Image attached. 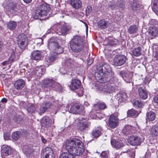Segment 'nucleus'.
<instances>
[{
	"instance_id": "obj_1",
	"label": "nucleus",
	"mask_w": 158,
	"mask_h": 158,
	"mask_svg": "<svg viewBox=\"0 0 158 158\" xmlns=\"http://www.w3.org/2000/svg\"><path fill=\"white\" fill-rule=\"evenodd\" d=\"M65 148L66 150L72 153L74 156L81 155L84 151L83 143L76 138L66 140L65 142Z\"/></svg>"
},
{
	"instance_id": "obj_2",
	"label": "nucleus",
	"mask_w": 158,
	"mask_h": 158,
	"mask_svg": "<svg viewBox=\"0 0 158 158\" xmlns=\"http://www.w3.org/2000/svg\"><path fill=\"white\" fill-rule=\"evenodd\" d=\"M50 8L49 5L44 2L40 5L35 11L34 18L36 19H42L41 17L46 16L48 14Z\"/></svg>"
},
{
	"instance_id": "obj_3",
	"label": "nucleus",
	"mask_w": 158,
	"mask_h": 158,
	"mask_svg": "<svg viewBox=\"0 0 158 158\" xmlns=\"http://www.w3.org/2000/svg\"><path fill=\"white\" fill-rule=\"evenodd\" d=\"M44 90L48 91L51 89L60 91L62 90V87L59 83L54 81L52 79H45L42 82Z\"/></svg>"
},
{
	"instance_id": "obj_4",
	"label": "nucleus",
	"mask_w": 158,
	"mask_h": 158,
	"mask_svg": "<svg viewBox=\"0 0 158 158\" xmlns=\"http://www.w3.org/2000/svg\"><path fill=\"white\" fill-rule=\"evenodd\" d=\"M70 47L72 50L74 52H81L83 47L82 39L79 36H75L71 42Z\"/></svg>"
},
{
	"instance_id": "obj_5",
	"label": "nucleus",
	"mask_w": 158,
	"mask_h": 158,
	"mask_svg": "<svg viewBox=\"0 0 158 158\" xmlns=\"http://www.w3.org/2000/svg\"><path fill=\"white\" fill-rule=\"evenodd\" d=\"M48 47L50 50L57 54L63 52V48L58 45L56 38L52 37L48 40Z\"/></svg>"
},
{
	"instance_id": "obj_6",
	"label": "nucleus",
	"mask_w": 158,
	"mask_h": 158,
	"mask_svg": "<svg viewBox=\"0 0 158 158\" xmlns=\"http://www.w3.org/2000/svg\"><path fill=\"white\" fill-rule=\"evenodd\" d=\"M45 70L42 67H36L35 69H29L27 73L28 77H31L34 76L40 77L45 72Z\"/></svg>"
},
{
	"instance_id": "obj_7",
	"label": "nucleus",
	"mask_w": 158,
	"mask_h": 158,
	"mask_svg": "<svg viewBox=\"0 0 158 158\" xmlns=\"http://www.w3.org/2000/svg\"><path fill=\"white\" fill-rule=\"evenodd\" d=\"M110 83V82H106V83H103L100 86L99 89L104 93H110L114 91L116 88L114 86V83Z\"/></svg>"
},
{
	"instance_id": "obj_8",
	"label": "nucleus",
	"mask_w": 158,
	"mask_h": 158,
	"mask_svg": "<svg viewBox=\"0 0 158 158\" xmlns=\"http://www.w3.org/2000/svg\"><path fill=\"white\" fill-rule=\"evenodd\" d=\"M27 38L26 35L22 33L18 36V44L19 48L24 49L27 45Z\"/></svg>"
},
{
	"instance_id": "obj_9",
	"label": "nucleus",
	"mask_w": 158,
	"mask_h": 158,
	"mask_svg": "<svg viewBox=\"0 0 158 158\" xmlns=\"http://www.w3.org/2000/svg\"><path fill=\"white\" fill-rule=\"evenodd\" d=\"M126 60V57L123 55L116 56L113 61L114 64L116 66H121L125 63Z\"/></svg>"
},
{
	"instance_id": "obj_10",
	"label": "nucleus",
	"mask_w": 158,
	"mask_h": 158,
	"mask_svg": "<svg viewBox=\"0 0 158 158\" xmlns=\"http://www.w3.org/2000/svg\"><path fill=\"white\" fill-rule=\"evenodd\" d=\"M143 139L141 138L136 136H131L128 139V142L134 146L140 145Z\"/></svg>"
},
{
	"instance_id": "obj_11",
	"label": "nucleus",
	"mask_w": 158,
	"mask_h": 158,
	"mask_svg": "<svg viewBox=\"0 0 158 158\" xmlns=\"http://www.w3.org/2000/svg\"><path fill=\"white\" fill-rule=\"evenodd\" d=\"M118 123V118L116 116L112 115L110 116L108 121L109 127L114 128L117 126Z\"/></svg>"
},
{
	"instance_id": "obj_12",
	"label": "nucleus",
	"mask_w": 158,
	"mask_h": 158,
	"mask_svg": "<svg viewBox=\"0 0 158 158\" xmlns=\"http://www.w3.org/2000/svg\"><path fill=\"white\" fill-rule=\"evenodd\" d=\"M79 122L80 123L79 129L82 131L87 129L90 123L87 119L84 118L80 119L79 120Z\"/></svg>"
},
{
	"instance_id": "obj_13",
	"label": "nucleus",
	"mask_w": 158,
	"mask_h": 158,
	"mask_svg": "<svg viewBox=\"0 0 158 158\" xmlns=\"http://www.w3.org/2000/svg\"><path fill=\"white\" fill-rule=\"evenodd\" d=\"M69 112L72 113L74 114H83L84 109L83 107H80L77 104H74L70 109Z\"/></svg>"
},
{
	"instance_id": "obj_14",
	"label": "nucleus",
	"mask_w": 158,
	"mask_h": 158,
	"mask_svg": "<svg viewBox=\"0 0 158 158\" xmlns=\"http://www.w3.org/2000/svg\"><path fill=\"white\" fill-rule=\"evenodd\" d=\"M119 74L127 83H130L132 82V74L131 73L121 71Z\"/></svg>"
},
{
	"instance_id": "obj_15",
	"label": "nucleus",
	"mask_w": 158,
	"mask_h": 158,
	"mask_svg": "<svg viewBox=\"0 0 158 158\" xmlns=\"http://www.w3.org/2000/svg\"><path fill=\"white\" fill-rule=\"evenodd\" d=\"M54 119H51L48 116L44 117L41 121V125L44 127H48L54 123Z\"/></svg>"
},
{
	"instance_id": "obj_16",
	"label": "nucleus",
	"mask_w": 158,
	"mask_h": 158,
	"mask_svg": "<svg viewBox=\"0 0 158 158\" xmlns=\"http://www.w3.org/2000/svg\"><path fill=\"white\" fill-rule=\"evenodd\" d=\"M19 59V55L16 54L15 52H13L11 54L8 61H5L2 62V64L5 65L9 64Z\"/></svg>"
},
{
	"instance_id": "obj_17",
	"label": "nucleus",
	"mask_w": 158,
	"mask_h": 158,
	"mask_svg": "<svg viewBox=\"0 0 158 158\" xmlns=\"http://www.w3.org/2000/svg\"><path fill=\"white\" fill-rule=\"evenodd\" d=\"M135 128L131 126L127 125L124 127L123 130V133L125 135H128L135 132Z\"/></svg>"
},
{
	"instance_id": "obj_18",
	"label": "nucleus",
	"mask_w": 158,
	"mask_h": 158,
	"mask_svg": "<svg viewBox=\"0 0 158 158\" xmlns=\"http://www.w3.org/2000/svg\"><path fill=\"white\" fill-rule=\"evenodd\" d=\"M111 144L113 148L118 149L124 146V145L120 140L112 139L111 140Z\"/></svg>"
},
{
	"instance_id": "obj_19",
	"label": "nucleus",
	"mask_w": 158,
	"mask_h": 158,
	"mask_svg": "<svg viewBox=\"0 0 158 158\" xmlns=\"http://www.w3.org/2000/svg\"><path fill=\"white\" fill-rule=\"evenodd\" d=\"M104 73L102 71L98 70V69L97 72L95 73V77L97 81L101 83H103V76Z\"/></svg>"
},
{
	"instance_id": "obj_20",
	"label": "nucleus",
	"mask_w": 158,
	"mask_h": 158,
	"mask_svg": "<svg viewBox=\"0 0 158 158\" xmlns=\"http://www.w3.org/2000/svg\"><path fill=\"white\" fill-rule=\"evenodd\" d=\"M70 3L73 7L76 9H79L82 6V2L81 0H70Z\"/></svg>"
},
{
	"instance_id": "obj_21",
	"label": "nucleus",
	"mask_w": 158,
	"mask_h": 158,
	"mask_svg": "<svg viewBox=\"0 0 158 158\" xmlns=\"http://www.w3.org/2000/svg\"><path fill=\"white\" fill-rule=\"evenodd\" d=\"M81 85L80 81L77 79L72 80L70 85V88L72 90H75L78 89Z\"/></svg>"
},
{
	"instance_id": "obj_22",
	"label": "nucleus",
	"mask_w": 158,
	"mask_h": 158,
	"mask_svg": "<svg viewBox=\"0 0 158 158\" xmlns=\"http://www.w3.org/2000/svg\"><path fill=\"white\" fill-rule=\"evenodd\" d=\"M25 85V82L22 79H19L15 81L14 84L15 88L17 89H22Z\"/></svg>"
},
{
	"instance_id": "obj_23",
	"label": "nucleus",
	"mask_w": 158,
	"mask_h": 158,
	"mask_svg": "<svg viewBox=\"0 0 158 158\" xmlns=\"http://www.w3.org/2000/svg\"><path fill=\"white\" fill-rule=\"evenodd\" d=\"M51 105V104L49 102H46L45 104H42L40 108L39 111L40 113H44L48 108L50 107Z\"/></svg>"
},
{
	"instance_id": "obj_24",
	"label": "nucleus",
	"mask_w": 158,
	"mask_h": 158,
	"mask_svg": "<svg viewBox=\"0 0 158 158\" xmlns=\"http://www.w3.org/2000/svg\"><path fill=\"white\" fill-rule=\"evenodd\" d=\"M106 108V104L103 102H99L94 105L93 109L96 111H99L100 110H104Z\"/></svg>"
},
{
	"instance_id": "obj_25",
	"label": "nucleus",
	"mask_w": 158,
	"mask_h": 158,
	"mask_svg": "<svg viewBox=\"0 0 158 158\" xmlns=\"http://www.w3.org/2000/svg\"><path fill=\"white\" fill-rule=\"evenodd\" d=\"M2 154L5 156H7L11 154V149L10 148L7 146H3L2 148Z\"/></svg>"
},
{
	"instance_id": "obj_26",
	"label": "nucleus",
	"mask_w": 158,
	"mask_h": 158,
	"mask_svg": "<svg viewBox=\"0 0 158 158\" xmlns=\"http://www.w3.org/2000/svg\"><path fill=\"white\" fill-rule=\"evenodd\" d=\"M138 91L140 97L143 99H146L148 97L147 91L143 89L141 87L138 89Z\"/></svg>"
},
{
	"instance_id": "obj_27",
	"label": "nucleus",
	"mask_w": 158,
	"mask_h": 158,
	"mask_svg": "<svg viewBox=\"0 0 158 158\" xmlns=\"http://www.w3.org/2000/svg\"><path fill=\"white\" fill-rule=\"evenodd\" d=\"M98 70L102 71L104 73L111 72L110 65L107 64H104L102 66H100L98 68Z\"/></svg>"
},
{
	"instance_id": "obj_28",
	"label": "nucleus",
	"mask_w": 158,
	"mask_h": 158,
	"mask_svg": "<svg viewBox=\"0 0 158 158\" xmlns=\"http://www.w3.org/2000/svg\"><path fill=\"white\" fill-rule=\"evenodd\" d=\"M31 55L32 59L36 60H40L41 57L40 52L38 50L33 52L31 53Z\"/></svg>"
},
{
	"instance_id": "obj_29",
	"label": "nucleus",
	"mask_w": 158,
	"mask_h": 158,
	"mask_svg": "<svg viewBox=\"0 0 158 158\" xmlns=\"http://www.w3.org/2000/svg\"><path fill=\"white\" fill-rule=\"evenodd\" d=\"M117 97L118 98L119 102L122 103L124 102L127 99V96L126 93L123 92L117 95Z\"/></svg>"
},
{
	"instance_id": "obj_30",
	"label": "nucleus",
	"mask_w": 158,
	"mask_h": 158,
	"mask_svg": "<svg viewBox=\"0 0 158 158\" xmlns=\"http://www.w3.org/2000/svg\"><path fill=\"white\" fill-rule=\"evenodd\" d=\"M102 130L100 127L95 128L93 131L92 134L95 137H98L102 134Z\"/></svg>"
},
{
	"instance_id": "obj_31",
	"label": "nucleus",
	"mask_w": 158,
	"mask_h": 158,
	"mask_svg": "<svg viewBox=\"0 0 158 158\" xmlns=\"http://www.w3.org/2000/svg\"><path fill=\"white\" fill-rule=\"evenodd\" d=\"M98 27L101 29H105L107 28L109 26L108 22L104 19L100 20L98 23Z\"/></svg>"
},
{
	"instance_id": "obj_32",
	"label": "nucleus",
	"mask_w": 158,
	"mask_h": 158,
	"mask_svg": "<svg viewBox=\"0 0 158 158\" xmlns=\"http://www.w3.org/2000/svg\"><path fill=\"white\" fill-rule=\"evenodd\" d=\"M112 72L105 73L103 76V83H102L107 82L111 79L112 80V78L111 79V78L112 76Z\"/></svg>"
},
{
	"instance_id": "obj_33",
	"label": "nucleus",
	"mask_w": 158,
	"mask_h": 158,
	"mask_svg": "<svg viewBox=\"0 0 158 158\" xmlns=\"http://www.w3.org/2000/svg\"><path fill=\"white\" fill-rule=\"evenodd\" d=\"M138 30V26L136 25L131 26L128 29V31L130 34L136 33Z\"/></svg>"
},
{
	"instance_id": "obj_34",
	"label": "nucleus",
	"mask_w": 158,
	"mask_h": 158,
	"mask_svg": "<svg viewBox=\"0 0 158 158\" xmlns=\"http://www.w3.org/2000/svg\"><path fill=\"white\" fill-rule=\"evenodd\" d=\"M74 60L71 58H66L64 62L65 66L72 67L74 65Z\"/></svg>"
},
{
	"instance_id": "obj_35",
	"label": "nucleus",
	"mask_w": 158,
	"mask_h": 158,
	"mask_svg": "<svg viewBox=\"0 0 158 158\" xmlns=\"http://www.w3.org/2000/svg\"><path fill=\"white\" fill-rule=\"evenodd\" d=\"M69 27L67 26L66 24L64 23L61 25L60 28L61 34L63 35H64L67 34V32L69 30Z\"/></svg>"
},
{
	"instance_id": "obj_36",
	"label": "nucleus",
	"mask_w": 158,
	"mask_h": 158,
	"mask_svg": "<svg viewBox=\"0 0 158 158\" xmlns=\"http://www.w3.org/2000/svg\"><path fill=\"white\" fill-rule=\"evenodd\" d=\"M53 152L52 149L48 147L46 148L43 150V155L44 156H49L50 155H52Z\"/></svg>"
},
{
	"instance_id": "obj_37",
	"label": "nucleus",
	"mask_w": 158,
	"mask_h": 158,
	"mask_svg": "<svg viewBox=\"0 0 158 158\" xmlns=\"http://www.w3.org/2000/svg\"><path fill=\"white\" fill-rule=\"evenodd\" d=\"M59 158H75L72 153L68 152H64L61 153Z\"/></svg>"
},
{
	"instance_id": "obj_38",
	"label": "nucleus",
	"mask_w": 158,
	"mask_h": 158,
	"mask_svg": "<svg viewBox=\"0 0 158 158\" xmlns=\"http://www.w3.org/2000/svg\"><path fill=\"white\" fill-rule=\"evenodd\" d=\"M133 106L135 108H140L142 106L143 103L140 100L134 99L132 102Z\"/></svg>"
},
{
	"instance_id": "obj_39",
	"label": "nucleus",
	"mask_w": 158,
	"mask_h": 158,
	"mask_svg": "<svg viewBox=\"0 0 158 158\" xmlns=\"http://www.w3.org/2000/svg\"><path fill=\"white\" fill-rule=\"evenodd\" d=\"M59 54L56 53V52H54L48 58V63H52L57 59L58 55Z\"/></svg>"
},
{
	"instance_id": "obj_40",
	"label": "nucleus",
	"mask_w": 158,
	"mask_h": 158,
	"mask_svg": "<svg viewBox=\"0 0 158 158\" xmlns=\"http://www.w3.org/2000/svg\"><path fill=\"white\" fill-rule=\"evenodd\" d=\"M146 119H148L150 121L154 120L156 117L155 113L152 111H150L146 115Z\"/></svg>"
},
{
	"instance_id": "obj_41",
	"label": "nucleus",
	"mask_w": 158,
	"mask_h": 158,
	"mask_svg": "<svg viewBox=\"0 0 158 158\" xmlns=\"http://www.w3.org/2000/svg\"><path fill=\"white\" fill-rule=\"evenodd\" d=\"M26 109L27 112L30 114L34 113L36 109L34 105L32 104H29L27 106Z\"/></svg>"
},
{
	"instance_id": "obj_42",
	"label": "nucleus",
	"mask_w": 158,
	"mask_h": 158,
	"mask_svg": "<svg viewBox=\"0 0 158 158\" xmlns=\"http://www.w3.org/2000/svg\"><path fill=\"white\" fill-rule=\"evenodd\" d=\"M157 30L156 29L155 27H152L151 29H150L149 33L150 35H151L152 36L151 37V39H152L156 36L157 34Z\"/></svg>"
},
{
	"instance_id": "obj_43",
	"label": "nucleus",
	"mask_w": 158,
	"mask_h": 158,
	"mask_svg": "<svg viewBox=\"0 0 158 158\" xmlns=\"http://www.w3.org/2000/svg\"><path fill=\"white\" fill-rule=\"evenodd\" d=\"M7 26L8 28L12 30L15 28L17 26V23L14 21H11L8 23Z\"/></svg>"
},
{
	"instance_id": "obj_44",
	"label": "nucleus",
	"mask_w": 158,
	"mask_h": 158,
	"mask_svg": "<svg viewBox=\"0 0 158 158\" xmlns=\"http://www.w3.org/2000/svg\"><path fill=\"white\" fill-rule=\"evenodd\" d=\"M141 48L140 47H139L137 48H135L132 51V54L135 56H139L141 55Z\"/></svg>"
},
{
	"instance_id": "obj_45",
	"label": "nucleus",
	"mask_w": 158,
	"mask_h": 158,
	"mask_svg": "<svg viewBox=\"0 0 158 158\" xmlns=\"http://www.w3.org/2000/svg\"><path fill=\"white\" fill-rule=\"evenodd\" d=\"M21 135V132L19 131H16L13 133L12 135V139L15 140L18 139Z\"/></svg>"
},
{
	"instance_id": "obj_46",
	"label": "nucleus",
	"mask_w": 158,
	"mask_h": 158,
	"mask_svg": "<svg viewBox=\"0 0 158 158\" xmlns=\"http://www.w3.org/2000/svg\"><path fill=\"white\" fill-rule=\"evenodd\" d=\"M137 114V112L133 109L129 110L127 112V115L129 117H133Z\"/></svg>"
},
{
	"instance_id": "obj_47",
	"label": "nucleus",
	"mask_w": 158,
	"mask_h": 158,
	"mask_svg": "<svg viewBox=\"0 0 158 158\" xmlns=\"http://www.w3.org/2000/svg\"><path fill=\"white\" fill-rule=\"evenodd\" d=\"M118 43V40L114 38H110L109 40L108 44L111 46L116 45Z\"/></svg>"
},
{
	"instance_id": "obj_48",
	"label": "nucleus",
	"mask_w": 158,
	"mask_h": 158,
	"mask_svg": "<svg viewBox=\"0 0 158 158\" xmlns=\"http://www.w3.org/2000/svg\"><path fill=\"white\" fill-rule=\"evenodd\" d=\"M153 103L156 108L158 106V95H156L154 96Z\"/></svg>"
},
{
	"instance_id": "obj_49",
	"label": "nucleus",
	"mask_w": 158,
	"mask_h": 158,
	"mask_svg": "<svg viewBox=\"0 0 158 158\" xmlns=\"http://www.w3.org/2000/svg\"><path fill=\"white\" fill-rule=\"evenodd\" d=\"M158 128L157 127H153L151 130L152 134L154 136H157L158 134Z\"/></svg>"
},
{
	"instance_id": "obj_50",
	"label": "nucleus",
	"mask_w": 158,
	"mask_h": 158,
	"mask_svg": "<svg viewBox=\"0 0 158 158\" xmlns=\"http://www.w3.org/2000/svg\"><path fill=\"white\" fill-rule=\"evenodd\" d=\"M101 158H108V153L106 151H103L101 154Z\"/></svg>"
},
{
	"instance_id": "obj_51",
	"label": "nucleus",
	"mask_w": 158,
	"mask_h": 158,
	"mask_svg": "<svg viewBox=\"0 0 158 158\" xmlns=\"http://www.w3.org/2000/svg\"><path fill=\"white\" fill-rule=\"evenodd\" d=\"M22 117L20 115L17 116L14 119V120L17 123H20V122L22 121Z\"/></svg>"
},
{
	"instance_id": "obj_52",
	"label": "nucleus",
	"mask_w": 158,
	"mask_h": 158,
	"mask_svg": "<svg viewBox=\"0 0 158 158\" xmlns=\"http://www.w3.org/2000/svg\"><path fill=\"white\" fill-rule=\"evenodd\" d=\"M158 7L157 6V4L155 3H154V7L152 8V10L157 15L158 13V10H157Z\"/></svg>"
},
{
	"instance_id": "obj_53",
	"label": "nucleus",
	"mask_w": 158,
	"mask_h": 158,
	"mask_svg": "<svg viewBox=\"0 0 158 158\" xmlns=\"http://www.w3.org/2000/svg\"><path fill=\"white\" fill-rule=\"evenodd\" d=\"M3 137L5 140H9L10 138V134L8 132L5 133L4 134Z\"/></svg>"
},
{
	"instance_id": "obj_54",
	"label": "nucleus",
	"mask_w": 158,
	"mask_h": 158,
	"mask_svg": "<svg viewBox=\"0 0 158 158\" xmlns=\"http://www.w3.org/2000/svg\"><path fill=\"white\" fill-rule=\"evenodd\" d=\"M35 42H38L39 43H37V44L38 45H42V44H43V40L41 38H39V39H36L35 40Z\"/></svg>"
},
{
	"instance_id": "obj_55",
	"label": "nucleus",
	"mask_w": 158,
	"mask_h": 158,
	"mask_svg": "<svg viewBox=\"0 0 158 158\" xmlns=\"http://www.w3.org/2000/svg\"><path fill=\"white\" fill-rule=\"evenodd\" d=\"M25 154L27 156H29L30 154H31L32 152V151L31 150H24Z\"/></svg>"
},
{
	"instance_id": "obj_56",
	"label": "nucleus",
	"mask_w": 158,
	"mask_h": 158,
	"mask_svg": "<svg viewBox=\"0 0 158 158\" xmlns=\"http://www.w3.org/2000/svg\"><path fill=\"white\" fill-rule=\"evenodd\" d=\"M91 7L90 6H88L86 9V13H89L91 11Z\"/></svg>"
},
{
	"instance_id": "obj_57",
	"label": "nucleus",
	"mask_w": 158,
	"mask_h": 158,
	"mask_svg": "<svg viewBox=\"0 0 158 158\" xmlns=\"http://www.w3.org/2000/svg\"><path fill=\"white\" fill-rule=\"evenodd\" d=\"M83 94V92L82 89L80 90V91L77 93V95L79 96H82Z\"/></svg>"
},
{
	"instance_id": "obj_58",
	"label": "nucleus",
	"mask_w": 158,
	"mask_h": 158,
	"mask_svg": "<svg viewBox=\"0 0 158 158\" xmlns=\"http://www.w3.org/2000/svg\"><path fill=\"white\" fill-rule=\"evenodd\" d=\"M149 79L147 77H146L143 81V83L145 84H147L148 83H149Z\"/></svg>"
},
{
	"instance_id": "obj_59",
	"label": "nucleus",
	"mask_w": 158,
	"mask_h": 158,
	"mask_svg": "<svg viewBox=\"0 0 158 158\" xmlns=\"http://www.w3.org/2000/svg\"><path fill=\"white\" fill-rule=\"evenodd\" d=\"M93 60L92 59H89L87 62L88 65H90L93 63Z\"/></svg>"
},
{
	"instance_id": "obj_60",
	"label": "nucleus",
	"mask_w": 158,
	"mask_h": 158,
	"mask_svg": "<svg viewBox=\"0 0 158 158\" xmlns=\"http://www.w3.org/2000/svg\"><path fill=\"white\" fill-rule=\"evenodd\" d=\"M44 158H54L53 154L52 155H50L49 156H44Z\"/></svg>"
},
{
	"instance_id": "obj_61",
	"label": "nucleus",
	"mask_w": 158,
	"mask_h": 158,
	"mask_svg": "<svg viewBox=\"0 0 158 158\" xmlns=\"http://www.w3.org/2000/svg\"><path fill=\"white\" fill-rule=\"evenodd\" d=\"M7 99L5 98H3L1 100V102L2 103H6L7 102Z\"/></svg>"
},
{
	"instance_id": "obj_62",
	"label": "nucleus",
	"mask_w": 158,
	"mask_h": 158,
	"mask_svg": "<svg viewBox=\"0 0 158 158\" xmlns=\"http://www.w3.org/2000/svg\"><path fill=\"white\" fill-rule=\"evenodd\" d=\"M90 117L91 118L93 119H96L97 118H98L97 115H94V116H90Z\"/></svg>"
},
{
	"instance_id": "obj_63",
	"label": "nucleus",
	"mask_w": 158,
	"mask_h": 158,
	"mask_svg": "<svg viewBox=\"0 0 158 158\" xmlns=\"http://www.w3.org/2000/svg\"><path fill=\"white\" fill-rule=\"evenodd\" d=\"M24 2L27 3H29L31 2L32 0H23Z\"/></svg>"
},
{
	"instance_id": "obj_64",
	"label": "nucleus",
	"mask_w": 158,
	"mask_h": 158,
	"mask_svg": "<svg viewBox=\"0 0 158 158\" xmlns=\"http://www.w3.org/2000/svg\"><path fill=\"white\" fill-rule=\"evenodd\" d=\"M41 139H42V142L44 143H46V139H45L43 137H42L41 138Z\"/></svg>"
}]
</instances>
